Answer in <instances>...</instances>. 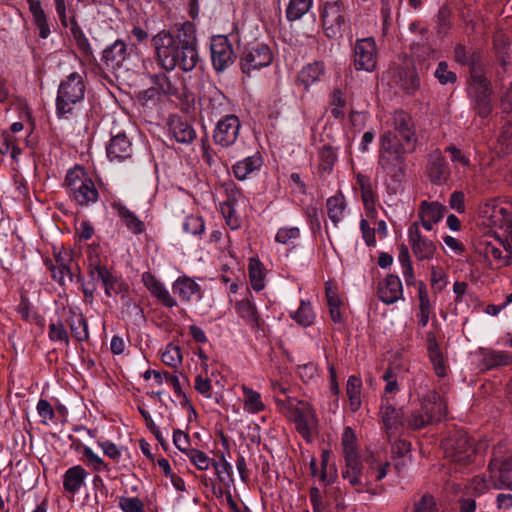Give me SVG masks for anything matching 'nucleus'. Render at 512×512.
I'll use <instances>...</instances> for the list:
<instances>
[{"mask_svg": "<svg viewBox=\"0 0 512 512\" xmlns=\"http://www.w3.org/2000/svg\"><path fill=\"white\" fill-rule=\"evenodd\" d=\"M158 64L167 71L176 67L184 72L192 71L198 61L195 25L189 21L175 26V30H162L153 38Z\"/></svg>", "mask_w": 512, "mask_h": 512, "instance_id": "obj_1", "label": "nucleus"}, {"mask_svg": "<svg viewBox=\"0 0 512 512\" xmlns=\"http://www.w3.org/2000/svg\"><path fill=\"white\" fill-rule=\"evenodd\" d=\"M341 443L345 461L341 476L356 492H364L374 481H380L386 476L390 463L379 454H370L364 461H360L352 428L344 429Z\"/></svg>", "mask_w": 512, "mask_h": 512, "instance_id": "obj_2", "label": "nucleus"}, {"mask_svg": "<svg viewBox=\"0 0 512 512\" xmlns=\"http://www.w3.org/2000/svg\"><path fill=\"white\" fill-rule=\"evenodd\" d=\"M414 150L415 148L400 143L396 136L383 134L380 138L378 167L392 179L400 181L407 168L406 155Z\"/></svg>", "mask_w": 512, "mask_h": 512, "instance_id": "obj_3", "label": "nucleus"}, {"mask_svg": "<svg viewBox=\"0 0 512 512\" xmlns=\"http://www.w3.org/2000/svg\"><path fill=\"white\" fill-rule=\"evenodd\" d=\"M480 214L485 219L486 225L498 227L505 232L506 235L498 236V240L506 252L503 265H510L512 263V204L492 200L481 208Z\"/></svg>", "mask_w": 512, "mask_h": 512, "instance_id": "obj_4", "label": "nucleus"}, {"mask_svg": "<svg viewBox=\"0 0 512 512\" xmlns=\"http://www.w3.org/2000/svg\"><path fill=\"white\" fill-rule=\"evenodd\" d=\"M66 189L70 199L81 207L94 204L99 199V192L93 180L81 168L71 169L67 172Z\"/></svg>", "mask_w": 512, "mask_h": 512, "instance_id": "obj_5", "label": "nucleus"}, {"mask_svg": "<svg viewBox=\"0 0 512 512\" xmlns=\"http://www.w3.org/2000/svg\"><path fill=\"white\" fill-rule=\"evenodd\" d=\"M468 93L475 112L482 118L488 117L492 112L491 83L476 65L470 68Z\"/></svg>", "mask_w": 512, "mask_h": 512, "instance_id": "obj_6", "label": "nucleus"}, {"mask_svg": "<svg viewBox=\"0 0 512 512\" xmlns=\"http://www.w3.org/2000/svg\"><path fill=\"white\" fill-rule=\"evenodd\" d=\"M86 91L83 76L77 72L70 73L58 87L56 111L59 116L69 114L74 106L84 99Z\"/></svg>", "mask_w": 512, "mask_h": 512, "instance_id": "obj_7", "label": "nucleus"}, {"mask_svg": "<svg viewBox=\"0 0 512 512\" xmlns=\"http://www.w3.org/2000/svg\"><path fill=\"white\" fill-rule=\"evenodd\" d=\"M444 455L451 462L467 465L475 454L474 443L463 429H453L442 440Z\"/></svg>", "mask_w": 512, "mask_h": 512, "instance_id": "obj_8", "label": "nucleus"}, {"mask_svg": "<svg viewBox=\"0 0 512 512\" xmlns=\"http://www.w3.org/2000/svg\"><path fill=\"white\" fill-rule=\"evenodd\" d=\"M277 405L288 409V416L296 424L297 431L304 437L309 438L317 425V418L312 407L304 401H295L291 398L281 400L275 398Z\"/></svg>", "mask_w": 512, "mask_h": 512, "instance_id": "obj_9", "label": "nucleus"}, {"mask_svg": "<svg viewBox=\"0 0 512 512\" xmlns=\"http://www.w3.org/2000/svg\"><path fill=\"white\" fill-rule=\"evenodd\" d=\"M435 403L438 404L439 416L447 415V405L445 401L440 395L433 393L423 399L419 409L411 412L405 420L407 427L418 430L434 422L435 414L433 404Z\"/></svg>", "mask_w": 512, "mask_h": 512, "instance_id": "obj_10", "label": "nucleus"}, {"mask_svg": "<svg viewBox=\"0 0 512 512\" xmlns=\"http://www.w3.org/2000/svg\"><path fill=\"white\" fill-rule=\"evenodd\" d=\"M88 272L93 281L101 282L105 294L108 297L128 289L127 284L121 281V279L105 265L101 264L98 256L89 257Z\"/></svg>", "mask_w": 512, "mask_h": 512, "instance_id": "obj_11", "label": "nucleus"}, {"mask_svg": "<svg viewBox=\"0 0 512 512\" xmlns=\"http://www.w3.org/2000/svg\"><path fill=\"white\" fill-rule=\"evenodd\" d=\"M321 21L325 35L337 38L346 23V7L342 1H328L324 3L321 11Z\"/></svg>", "mask_w": 512, "mask_h": 512, "instance_id": "obj_12", "label": "nucleus"}, {"mask_svg": "<svg viewBox=\"0 0 512 512\" xmlns=\"http://www.w3.org/2000/svg\"><path fill=\"white\" fill-rule=\"evenodd\" d=\"M378 48L373 37L357 39L353 47V65L357 71L373 72L377 67Z\"/></svg>", "mask_w": 512, "mask_h": 512, "instance_id": "obj_13", "label": "nucleus"}, {"mask_svg": "<svg viewBox=\"0 0 512 512\" xmlns=\"http://www.w3.org/2000/svg\"><path fill=\"white\" fill-rule=\"evenodd\" d=\"M171 72L165 70L149 74L150 82L157 87L160 95L174 97L182 101L187 95L185 83L178 74H171Z\"/></svg>", "mask_w": 512, "mask_h": 512, "instance_id": "obj_14", "label": "nucleus"}, {"mask_svg": "<svg viewBox=\"0 0 512 512\" xmlns=\"http://www.w3.org/2000/svg\"><path fill=\"white\" fill-rule=\"evenodd\" d=\"M273 60V54L270 47L263 43L253 44L245 48L240 66L244 74H250L253 70H259L267 67Z\"/></svg>", "mask_w": 512, "mask_h": 512, "instance_id": "obj_15", "label": "nucleus"}, {"mask_svg": "<svg viewBox=\"0 0 512 512\" xmlns=\"http://www.w3.org/2000/svg\"><path fill=\"white\" fill-rule=\"evenodd\" d=\"M241 122L234 114H226L215 124L213 142L222 148L234 145L239 137Z\"/></svg>", "mask_w": 512, "mask_h": 512, "instance_id": "obj_16", "label": "nucleus"}, {"mask_svg": "<svg viewBox=\"0 0 512 512\" xmlns=\"http://www.w3.org/2000/svg\"><path fill=\"white\" fill-rule=\"evenodd\" d=\"M210 52L213 68L218 73L224 72L236 59L230 40L224 35L212 37Z\"/></svg>", "mask_w": 512, "mask_h": 512, "instance_id": "obj_17", "label": "nucleus"}, {"mask_svg": "<svg viewBox=\"0 0 512 512\" xmlns=\"http://www.w3.org/2000/svg\"><path fill=\"white\" fill-rule=\"evenodd\" d=\"M392 129L388 130L384 134H391L400 139V143L410 146V148H416L417 137L415 134L414 124L409 114L403 110L395 111L391 122Z\"/></svg>", "mask_w": 512, "mask_h": 512, "instance_id": "obj_18", "label": "nucleus"}, {"mask_svg": "<svg viewBox=\"0 0 512 512\" xmlns=\"http://www.w3.org/2000/svg\"><path fill=\"white\" fill-rule=\"evenodd\" d=\"M408 240L417 260H430L434 257L436 244L421 234L417 222L412 223L408 228Z\"/></svg>", "mask_w": 512, "mask_h": 512, "instance_id": "obj_19", "label": "nucleus"}, {"mask_svg": "<svg viewBox=\"0 0 512 512\" xmlns=\"http://www.w3.org/2000/svg\"><path fill=\"white\" fill-rule=\"evenodd\" d=\"M380 416L389 438L395 435L399 429L405 425L402 408L397 409L391 402V398L387 396L382 398Z\"/></svg>", "mask_w": 512, "mask_h": 512, "instance_id": "obj_20", "label": "nucleus"}, {"mask_svg": "<svg viewBox=\"0 0 512 512\" xmlns=\"http://www.w3.org/2000/svg\"><path fill=\"white\" fill-rule=\"evenodd\" d=\"M427 175L433 184L441 185L450 176V169L444 156L440 151L435 150L429 154L427 164Z\"/></svg>", "mask_w": 512, "mask_h": 512, "instance_id": "obj_21", "label": "nucleus"}, {"mask_svg": "<svg viewBox=\"0 0 512 512\" xmlns=\"http://www.w3.org/2000/svg\"><path fill=\"white\" fill-rule=\"evenodd\" d=\"M206 111L210 118H222L226 114H232L230 99L219 89L211 88L207 94Z\"/></svg>", "mask_w": 512, "mask_h": 512, "instance_id": "obj_22", "label": "nucleus"}, {"mask_svg": "<svg viewBox=\"0 0 512 512\" xmlns=\"http://www.w3.org/2000/svg\"><path fill=\"white\" fill-rule=\"evenodd\" d=\"M403 295L401 280L398 276L390 274L377 287V296L385 304L397 302Z\"/></svg>", "mask_w": 512, "mask_h": 512, "instance_id": "obj_23", "label": "nucleus"}, {"mask_svg": "<svg viewBox=\"0 0 512 512\" xmlns=\"http://www.w3.org/2000/svg\"><path fill=\"white\" fill-rule=\"evenodd\" d=\"M106 152L110 161L121 162L131 157L132 144L125 133H118L110 139Z\"/></svg>", "mask_w": 512, "mask_h": 512, "instance_id": "obj_24", "label": "nucleus"}, {"mask_svg": "<svg viewBox=\"0 0 512 512\" xmlns=\"http://www.w3.org/2000/svg\"><path fill=\"white\" fill-rule=\"evenodd\" d=\"M142 282L149 292L156 297L164 306L172 308L177 305L176 300L171 296L169 291L165 288L153 274L144 272L142 274Z\"/></svg>", "mask_w": 512, "mask_h": 512, "instance_id": "obj_25", "label": "nucleus"}, {"mask_svg": "<svg viewBox=\"0 0 512 512\" xmlns=\"http://www.w3.org/2000/svg\"><path fill=\"white\" fill-rule=\"evenodd\" d=\"M111 207L131 233L139 235L145 231L144 222L120 200L113 201Z\"/></svg>", "mask_w": 512, "mask_h": 512, "instance_id": "obj_26", "label": "nucleus"}, {"mask_svg": "<svg viewBox=\"0 0 512 512\" xmlns=\"http://www.w3.org/2000/svg\"><path fill=\"white\" fill-rule=\"evenodd\" d=\"M172 290L184 302L199 301L202 298L200 286L188 277H179L173 283Z\"/></svg>", "mask_w": 512, "mask_h": 512, "instance_id": "obj_27", "label": "nucleus"}, {"mask_svg": "<svg viewBox=\"0 0 512 512\" xmlns=\"http://www.w3.org/2000/svg\"><path fill=\"white\" fill-rule=\"evenodd\" d=\"M128 56L127 46L122 40H116L107 46L102 55V61L111 69L119 68Z\"/></svg>", "mask_w": 512, "mask_h": 512, "instance_id": "obj_28", "label": "nucleus"}, {"mask_svg": "<svg viewBox=\"0 0 512 512\" xmlns=\"http://www.w3.org/2000/svg\"><path fill=\"white\" fill-rule=\"evenodd\" d=\"M87 471L81 465H75L67 469L63 475V488L66 492L75 495L85 484Z\"/></svg>", "mask_w": 512, "mask_h": 512, "instance_id": "obj_29", "label": "nucleus"}, {"mask_svg": "<svg viewBox=\"0 0 512 512\" xmlns=\"http://www.w3.org/2000/svg\"><path fill=\"white\" fill-rule=\"evenodd\" d=\"M238 315L252 328L258 329L262 324V320L257 311L255 303L250 298L238 301L235 305Z\"/></svg>", "mask_w": 512, "mask_h": 512, "instance_id": "obj_30", "label": "nucleus"}, {"mask_svg": "<svg viewBox=\"0 0 512 512\" xmlns=\"http://www.w3.org/2000/svg\"><path fill=\"white\" fill-rule=\"evenodd\" d=\"M262 164V156L255 153L236 162L232 167L233 174L238 180H245L254 171L259 170Z\"/></svg>", "mask_w": 512, "mask_h": 512, "instance_id": "obj_31", "label": "nucleus"}, {"mask_svg": "<svg viewBox=\"0 0 512 512\" xmlns=\"http://www.w3.org/2000/svg\"><path fill=\"white\" fill-rule=\"evenodd\" d=\"M356 180L361 191V198L365 209L369 211L374 210L375 203L377 201V194L371 179L366 175L358 173L356 175Z\"/></svg>", "mask_w": 512, "mask_h": 512, "instance_id": "obj_32", "label": "nucleus"}, {"mask_svg": "<svg viewBox=\"0 0 512 512\" xmlns=\"http://www.w3.org/2000/svg\"><path fill=\"white\" fill-rule=\"evenodd\" d=\"M27 3L33 16V22L39 30V36L42 39L48 38L51 31L41 2L39 0H27Z\"/></svg>", "mask_w": 512, "mask_h": 512, "instance_id": "obj_33", "label": "nucleus"}, {"mask_svg": "<svg viewBox=\"0 0 512 512\" xmlns=\"http://www.w3.org/2000/svg\"><path fill=\"white\" fill-rule=\"evenodd\" d=\"M170 132L177 142L183 144H189L196 138V132L192 125L179 118L170 122Z\"/></svg>", "mask_w": 512, "mask_h": 512, "instance_id": "obj_34", "label": "nucleus"}, {"mask_svg": "<svg viewBox=\"0 0 512 512\" xmlns=\"http://www.w3.org/2000/svg\"><path fill=\"white\" fill-rule=\"evenodd\" d=\"M324 74V63L320 61H315L313 63L307 64L302 68V70L299 73L298 80L301 82V84L308 88L312 84L320 81Z\"/></svg>", "mask_w": 512, "mask_h": 512, "instance_id": "obj_35", "label": "nucleus"}, {"mask_svg": "<svg viewBox=\"0 0 512 512\" xmlns=\"http://www.w3.org/2000/svg\"><path fill=\"white\" fill-rule=\"evenodd\" d=\"M512 362V356L504 351L485 350L482 352V366L487 369H494L500 366L509 365Z\"/></svg>", "mask_w": 512, "mask_h": 512, "instance_id": "obj_36", "label": "nucleus"}, {"mask_svg": "<svg viewBox=\"0 0 512 512\" xmlns=\"http://www.w3.org/2000/svg\"><path fill=\"white\" fill-rule=\"evenodd\" d=\"M490 477L496 489L512 490V460L504 462L497 471L492 472Z\"/></svg>", "mask_w": 512, "mask_h": 512, "instance_id": "obj_37", "label": "nucleus"}, {"mask_svg": "<svg viewBox=\"0 0 512 512\" xmlns=\"http://www.w3.org/2000/svg\"><path fill=\"white\" fill-rule=\"evenodd\" d=\"M447 212V207L439 202L422 201L419 207L418 216H424L427 219L438 223Z\"/></svg>", "mask_w": 512, "mask_h": 512, "instance_id": "obj_38", "label": "nucleus"}, {"mask_svg": "<svg viewBox=\"0 0 512 512\" xmlns=\"http://www.w3.org/2000/svg\"><path fill=\"white\" fill-rule=\"evenodd\" d=\"M67 323L70 327L72 336L76 341L82 342L88 340V324L86 318L82 315H72Z\"/></svg>", "mask_w": 512, "mask_h": 512, "instance_id": "obj_39", "label": "nucleus"}, {"mask_svg": "<svg viewBox=\"0 0 512 512\" xmlns=\"http://www.w3.org/2000/svg\"><path fill=\"white\" fill-rule=\"evenodd\" d=\"M242 391L244 396V409L246 411L256 414L265 409L260 393L247 386H242Z\"/></svg>", "mask_w": 512, "mask_h": 512, "instance_id": "obj_40", "label": "nucleus"}, {"mask_svg": "<svg viewBox=\"0 0 512 512\" xmlns=\"http://www.w3.org/2000/svg\"><path fill=\"white\" fill-rule=\"evenodd\" d=\"M361 386H362V381L357 376L351 375L348 378L346 392H347V395L349 398L350 409L353 412L357 411L361 405V398H360Z\"/></svg>", "mask_w": 512, "mask_h": 512, "instance_id": "obj_41", "label": "nucleus"}, {"mask_svg": "<svg viewBox=\"0 0 512 512\" xmlns=\"http://www.w3.org/2000/svg\"><path fill=\"white\" fill-rule=\"evenodd\" d=\"M489 489V483L484 475L473 477L464 487L463 493L467 496L477 498L486 493Z\"/></svg>", "mask_w": 512, "mask_h": 512, "instance_id": "obj_42", "label": "nucleus"}, {"mask_svg": "<svg viewBox=\"0 0 512 512\" xmlns=\"http://www.w3.org/2000/svg\"><path fill=\"white\" fill-rule=\"evenodd\" d=\"M401 87L407 92H414L420 86V79L413 68H401L398 71Z\"/></svg>", "mask_w": 512, "mask_h": 512, "instance_id": "obj_43", "label": "nucleus"}, {"mask_svg": "<svg viewBox=\"0 0 512 512\" xmlns=\"http://www.w3.org/2000/svg\"><path fill=\"white\" fill-rule=\"evenodd\" d=\"M327 213L331 221L336 226L342 219L345 209V199L342 195H335L327 200Z\"/></svg>", "mask_w": 512, "mask_h": 512, "instance_id": "obj_44", "label": "nucleus"}, {"mask_svg": "<svg viewBox=\"0 0 512 512\" xmlns=\"http://www.w3.org/2000/svg\"><path fill=\"white\" fill-rule=\"evenodd\" d=\"M313 0H290L286 9L288 21H296L305 15L311 8Z\"/></svg>", "mask_w": 512, "mask_h": 512, "instance_id": "obj_45", "label": "nucleus"}, {"mask_svg": "<svg viewBox=\"0 0 512 512\" xmlns=\"http://www.w3.org/2000/svg\"><path fill=\"white\" fill-rule=\"evenodd\" d=\"M249 278L251 286L256 291H261L265 287L264 273L261 269L259 260L251 259L249 263Z\"/></svg>", "mask_w": 512, "mask_h": 512, "instance_id": "obj_46", "label": "nucleus"}, {"mask_svg": "<svg viewBox=\"0 0 512 512\" xmlns=\"http://www.w3.org/2000/svg\"><path fill=\"white\" fill-rule=\"evenodd\" d=\"M292 318L303 327L310 326L314 320L312 307L302 300L299 308L292 314Z\"/></svg>", "mask_w": 512, "mask_h": 512, "instance_id": "obj_47", "label": "nucleus"}, {"mask_svg": "<svg viewBox=\"0 0 512 512\" xmlns=\"http://www.w3.org/2000/svg\"><path fill=\"white\" fill-rule=\"evenodd\" d=\"M48 336L51 341H58L69 345V336L67 330L61 320L51 322L48 326Z\"/></svg>", "mask_w": 512, "mask_h": 512, "instance_id": "obj_48", "label": "nucleus"}, {"mask_svg": "<svg viewBox=\"0 0 512 512\" xmlns=\"http://www.w3.org/2000/svg\"><path fill=\"white\" fill-rule=\"evenodd\" d=\"M221 482L231 481L233 469L231 464L225 459L224 455L218 461H212L211 464Z\"/></svg>", "mask_w": 512, "mask_h": 512, "instance_id": "obj_49", "label": "nucleus"}, {"mask_svg": "<svg viewBox=\"0 0 512 512\" xmlns=\"http://www.w3.org/2000/svg\"><path fill=\"white\" fill-rule=\"evenodd\" d=\"M331 105V115L335 119H343L345 116L344 107L346 105V98L340 90H334Z\"/></svg>", "mask_w": 512, "mask_h": 512, "instance_id": "obj_50", "label": "nucleus"}, {"mask_svg": "<svg viewBox=\"0 0 512 512\" xmlns=\"http://www.w3.org/2000/svg\"><path fill=\"white\" fill-rule=\"evenodd\" d=\"M183 229L186 233L201 235L205 230V224L202 217L198 215H190L186 217L183 223Z\"/></svg>", "mask_w": 512, "mask_h": 512, "instance_id": "obj_51", "label": "nucleus"}, {"mask_svg": "<svg viewBox=\"0 0 512 512\" xmlns=\"http://www.w3.org/2000/svg\"><path fill=\"white\" fill-rule=\"evenodd\" d=\"M187 457L197 467V469L202 471L208 470L213 461L206 453L195 448L188 451Z\"/></svg>", "mask_w": 512, "mask_h": 512, "instance_id": "obj_52", "label": "nucleus"}, {"mask_svg": "<svg viewBox=\"0 0 512 512\" xmlns=\"http://www.w3.org/2000/svg\"><path fill=\"white\" fill-rule=\"evenodd\" d=\"M434 76L442 85L453 84L457 80L456 74L448 69V64L444 61L438 64Z\"/></svg>", "mask_w": 512, "mask_h": 512, "instance_id": "obj_53", "label": "nucleus"}, {"mask_svg": "<svg viewBox=\"0 0 512 512\" xmlns=\"http://www.w3.org/2000/svg\"><path fill=\"white\" fill-rule=\"evenodd\" d=\"M300 231L297 227H283L280 228L275 236V240L281 244H294V242L299 238Z\"/></svg>", "mask_w": 512, "mask_h": 512, "instance_id": "obj_54", "label": "nucleus"}, {"mask_svg": "<svg viewBox=\"0 0 512 512\" xmlns=\"http://www.w3.org/2000/svg\"><path fill=\"white\" fill-rule=\"evenodd\" d=\"M81 453L85 458V461L88 465H91L95 471H99L100 469H105L107 471L110 470L109 466L104 463V461L93 452V450L88 446H83Z\"/></svg>", "mask_w": 512, "mask_h": 512, "instance_id": "obj_55", "label": "nucleus"}, {"mask_svg": "<svg viewBox=\"0 0 512 512\" xmlns=\"http://www.w3.org/2000/svg\"><path fill=\"white\" fill-rule=\"evenodd\" d=\"M432 346H433L432 348H428L430 360L432 361V363L434 365L437 375L440 377H443V376H445L446 369L444 366L442 353L440 351L438 344H433Z\"/></svg>", "mask_w": 512, "mask_h": 512, "instance_id": "obj_56", "label": "nucleus"}, {"mask_svg": "<svg viewBox=\"0 0 512 512\" xmlns=\"http://www.w3.org/2000/svg\"><path fill=\"white\" fill-rule=\"evenodd\" d=\"M119 507L123 512H145L144 504L138 497H120Z\"/></svg>", "mask_w": 512, "mask_h": 512, "instance_id": "obj_57", "label": "nucleus"}, {"mask_svg": "<svg viewBox=\"0 0 512 512\" xmlns=\"http://www.w3.org/2000/svg\"><path fill=\"white\" fill-rule=\"evenodd\" d=\"M48 267L51 271V275H52L53 279L56 280L57 282H59L60 284H64L65 277H68L71 282H73L74 279L76 280V282L81 281V275L73 274L71 269H63L62 270V269H60V267L54 266L52 264L51 265L48 264Z\"/></svg>", "mask_w": 512, "mask_h": 512, "instance_id": "obj_58", "label": "nucleus"}, {"mask_svg": "<svg viewBox=\"0 0 512 512\" xmlns=\"http://www.w3.org/2000/svg\"><path fill=\"white\" fill-rule=\"evenodd\" d=\"M321 165L323 170H331L337 160L336 151L333 147L324 145L320 152Z\"/></svg>", "mask_w": 512, "mask_h": 512, "instance_id": "obj_59", "label": "nucleus"}, {"mask_svg": "<svg viewBox=\"0 0 512 512\" xmlns=\"http://www.w3.org/2000/svg\"><path fill=\"white\" fill-rule=\"evenodd\" d=\"M181 360V351L177 346H168L162 353L163 363L171 367L177 366L179 363H181Z\"/></svg>", "mask_w": 512, "mask_h": 512, "instance_id": "obj_60", "label": "nucleus"}, {"mask_svg": "<svg viewBox=\"0 0 512 512\" xmlns=\"http://www.w3.org/2000/svg\"><path fill=\"white\" fill-rule=\"evenodd\" d=\"M414 512H437L436 502L431 495L425 494L414 504Z\"/></svg>", "mask_w": 512, "mask_h": 512, "instance_id": "obj_61", "label": "nucleus"}, {"mask_svg": "<svg viewBox=\"0 0 512 512\" xmlns=\"http://www.w3.org/2000/svg\"><path fill=\"white\" fill-rule=\"evenodd\" d=\"M173 442L174 445L183 452L186 456L188 455V451L192 450L193 448H190V442H189V436L188 434L184 433L180 429H177L173 433Z\"/></svg>", "mask_w": 512, "mask_h": 512, "instance_id": "obj_62", "label": "nucleus"}, {"mask_svg": "<svg viewBox=\"0 0 512 512\" xmlns=\"http://www.w3.org/2000/svg\"><path fill=\"white\" fill-rule=\"evenodd\" d=\"M36 408L43 423H47L48 420H52L55 417L51 404L45 399H40Z\"/></svg>", "mask_w": 512, "mask_h": 512, "instance_id": "obj_63", "label": "nucleus"}, {"mask_svg": "<svg viewBox=\"0 0 512 512\" xmlns=\"http://www.w3.org/2000/svg\"><path fill=\"white\" fill-rule=\"evenodd\" d=\"M222 213L224 214V217L226 218V222L231 227V229H236L239 227V220L235 216V211L232 206V201L228 200L222 206Z\"/></svg>", "mask_w": 512, "mask_h": 512, "instance_id": "obj_64", "label": "nucleus"}]
</instances>
